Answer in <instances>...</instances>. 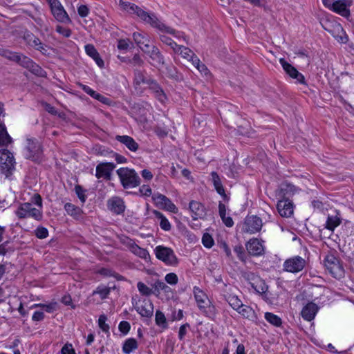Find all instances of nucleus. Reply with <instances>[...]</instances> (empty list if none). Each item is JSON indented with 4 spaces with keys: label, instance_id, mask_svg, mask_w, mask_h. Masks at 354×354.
I'll use <instances>...</instances> for the list:
<instances>
[{
    "label": "nucleus",
    "instance_id": "f257e3e1",
    "mask_svg": "<svg viewBox=\"0 0 354 354\" xmlns=\"http://www.w3.org/2000/svg\"><path fill=\"white\" fill-rule=\"evenodd\" d=\"M194 295L198 308L205 316L213 319L216 315V308L207 295L196 286L194 288Z\"/></svg>",
    "mask_w": 354,
    "mask_h": 354
},
{
    "label": "nucleus",
    "instance_id": "f03ea898",
    "mask_svg": "<svg viewBox=\"0 0 354 354\" xmlns=\"http://www.w3.org/2000/svg\"><path fill=\"white\" fill-rule=\"evenodd\" d=\"M121 185L124 189H131L140 185V178L136 171L128 167H121L116 171Z\"/></svg>",
    "mask_w": 354,
    "mask_h": 354
},
{
    "label": "nucleus",
    "instance_id": "7ed1b4c3",
    "mask_svg": "<svg viewBox=\"0 0 354 354\" xmlns=\"http://www.w3.org/2000/svg\"><path fill=\"white\" fill-rule=\"evenodd\" d=\"M324 265L328 272L335 279H342L344 276V269L341 260L333 253L326 254Z\"/></svg>",
    "mask_w": 354,
    "mask_h": 354
},
{
    "label": "nucleus",
    "instance_id": "20e7f679",
    "mask_svg": "<svg viewBox=\"0 0 354 354\" xmlns=\"http://www.w3.org/2000/svg\"><path fill=\"white\" fill-rule=\"evenodd\" d=\"M154 252L156 258L167 266H176L178 264V259L174 250L170 248L158 245L155 248Z\"/></svg>",
    "mask_w": 354,
    "mask_h": 354
},
{
    "label": "nucleus",
    "instance_id": "39448f33",
    "mask_svg": "<svg viewBox=\"0 0 354 354\" xmlns=\"http://www.w3.org/2000/svg\"><path fill=\"white\" fill-rule=\"evenodd\" d=\"M15 160L11 152L7 149L0 150V172L9 177L15 170Z\"/></svg>",
    "mask_w": 354,
    "mask_h": 354
},
{
    "label": "nucleus",
    "instance_id": "423d86ee",
    "mask_svg": "<svg viewBox=\"0 0 354 354\" xmlns=\"http://www.w3.org/2000/svg\"><path fill=\"white\" fill-rule=\"evenodd\" d=\"M48 3L49 4L51 14L57 21L64 24L72 23L69 15L59 0H50Z\"/></svg>",
    "mask_w": 354,
    "mask_h": 354
},
{
    "label": "nucleus",
    "instance_id": "0eeeda50",
    "mask_svg": "<svg viewBox=\"0 0 354 354\" xmlns=\"http://www.w3.org/2000/svg\"><path fill=\"white\" fill-rule=\"evenodd\" d=\"M19 218H32L36 221H41L43 218L41 209L33 207L30 203L21 204L15 212Z\"/></svg>",
    "mask_w": 354,
    "mask_h": 354
},
{
    "label": "nucleus",
    "instance_id": "6e6552de",
    "mask_svg": "<svg viewBox=\"0 0 354 354\" xmlns=\"http://www.w3.org/2000/svg\"><path fill=\"white\" fill-rule=\"evenodd\" d=\"M121 5L124 10L135 13L141 20L150 25L152 20H155L154 13H148L134 3L129 2H122Z\"/></svg>",
    "mask_w": 354,
    "mask_h": 354
},
{
    "label": "nucleus",
    "instance_id": "1a4fd4ad",
    "mask_svg": "<svg viewBox=\"0 0 354 354\" xmlns=\"http://www.w3.org/2000/svg\"><path fill=\"white\" fill-rule=\"evenodd\" d=\"M306 266V261L299 256H295L286 259L283 265V270L291 272L297 273L301 271Z\"/></svg>",
    "mask_w": 354,
    "mask_h": 354
},
{
    "label": "nucleus",
    "instance_id": "9d476101",
    "mask_svg": "<svg viewBox=\"0 0 354 354\" xmlns=\"http://www.w3.org/2000/svg\"><path fill=\"white\" fill-rule=\"evenodd\" d=\"M263 226L262 220L260 217L254 215L248 216L245 218L243 232L248 234L259 232Z\"/></svg>",
    "mask_w": 354,
    "mask_h": 354
},
{
    "label": "nucleus",
    "instance_id": "9b49d317",
    "mask_svg": "<svg viewBox=\"0 0 354 354\" xmlns=\"http://www.w3.org/2000/svg\"><path fill=\"white\" fill-rule=\"evenodd\" d=\"M141 50L147 53L153 61L152 65L158 66L164 65V56L160 50L154 45L146 44L144 47H141Z\"/></svg>",
    "mask_w": 354,
    "mask_h": 354
},
{
    "label": "nucleus",
    "instance_id": "f8f14e48",
    "mask_svg": "<svg viewBox=\"0 0 354 354\" xmlns=\"http://www.w3.org/2000/svg\"><path fill=\"white\" fill-rule=\"evenodd\" d=\"M152 199L156 206L160 209H166L173 213L176 212L177 207L166 196L160 193H156L153 195Z\"/></svg>",
    "mask_w": 354,
    "mask_h": 354
},
{
    "label": "nucleus",
    "instance_id": "ddd939ff",
    "mask_svg": "<svg viewBox=\"0 0 354 354\" xmlns=\"http://www.w3.org/2000/svg\"><path fill=\"white\" fill-rule=\"evenodd\" d=\"M26 150L28 158L37 161L41 154V148L39 142L35 139H27Z\"/></svg>",
    "mask_w": 354,
    "mask_h": 354
},
{
    "label": "nucleus",
    "instance_id": "4468645a",
    "mask_svg": "<svg viewBox=\"0 0 354 354\" xmlns=\"http://www.w3.org/2000/svg\"><path fill=\"white\" fill-rule=\"evenodd\" d=\"M283 69L292 78L295 79L299 84H306L304 76L295 67L287 62L283 58L279 59Z\"/></svg>",
    "mask_w": 354,
    "mask_h": 354
},
{
    "label": "nucleus",
    "instance_id": "2eb2a0df",
    "mask_svg": "<svg viewBox=\"0 0 354 354\" xmlns=\"http://www.w3.org/2000/svg\"><path fill=\"white\" fill-rule=\"evenodd\" d=\"M152 21H153V22H151L150 24L151 26L157 28L158 30H159L160 31H161L162 32H166V33L173 35L178 39H183L185 41L186 40V37L183 32L176 31V30H174L169 26H167L165 24H163L162 21H160L158 19L156 15H155V20H152Z\"/></svg>",
    "mask_w": 354,
    "mask_h": 354
},
{
    "label": "nucleus",
    "instance_id": "dca6fc26",
    "mask_svg": "<svg viewBox=\"0 0 354 354\" xmlns=\"http://www.w3.org/2000/svg\"><path fill=\"white\" fill-rule=\"evenodd\" d=\"M331 27H324V29L330 33L337 41L341 44H346L348 38L342 26L339 23H335L330 25Z\"/></svg>",
    "mask_w": 354,
    "mask_h": 354
},
{
    "label": "nucleus",
    "instance_id": "f3484780",
    "mask_svg": "<svg viewBox=\"0 0 354 354\" xmlns=\"http://www.w3.org/2000/svg\"><path fill=\"white\" fill-rule=\"evenodd\" d=\"M263 242L257 238L250 239L245 245L248 253L252 256L263 255L265 250Z\"/></svg>",
    "mask_w": 354,
    "mask_h": 354
},
{
    "label": "nucleus",
    "instance_id": "a211bd4d",
    "mask_svg": "<svg viewBox=\"0 0 354 354\" xmlns=\"http://www.w3.org/2000/svg\"><path fill=\"white\" fill-rule=\"evenodd\" d=\"M115 168L113 162H102L97 165L95 169V177L100 178L104 177L107 180L111 179L112 171Z\"/></svg>",
    "mask_w": 354,
    "mask_h": 354
},
{
    "label": "nucleus",
    "instance_id": "6ab92c4d",
    "mask_svg": "<svg viewBox=\"0 0 354 354\" xmlns=\"http://www.w3.org/2000/svg\"><path fill=\"white\" fill-rule=\"evenodd\" d=\"M148 88L151 91L154 97L160 103L163 104L167 101L168 98L166 93L156 80L152 79V80L149 82Z\"/></svg>",
    "mask_w": 354,
    "mask_h": 354
},
{
    "label": "nucleus",
    "instance_id": "aec40b11",
    "mask_svg": "<svg viewBox=\"0 0 354 354\" xmlns=\"http://www.w3.org/2000/svg\"><path fill=\"white\" fill-rule=\"evenodd\" d=\"M106 205L108 209L115 214H122L126 208L123 199L119 196L110 198L107 201Z\"/></svg>",
    "mask_w": 354,
    "mask_h": 354
},
{
    "label": "nucleus",
    "instance_id": "412c9836",
    "mask_svg": "<svg viewBox=\"0 0 354 354\" xmlns=\"http://www.w3.org/2000/svg\"><path fill=\"white\" fill-rule=\"evenodd\" d=\"M135 309L142 317H151L153 315V306L150 300L139 301L135 306Z\"/></svg>",
    "mask_w": 354,
    "mask_h": 354
},
{
    "label": "nucleus",
    "instance_id": "4be33fe9",
    "mask_svg": "<svg viewBox=\"0 0 354 354\" xmlns=\"http://www.w3.org/2000/svg\"><path fill=\"white\" fill-rule=\"evenodd\" d=\"M296 192V187L294 185L288 183H282L277 192V196L279 199L290 200V197L293 196Z\"/></svg>",
    "mask_w": 354,
    "mask_h": 354
},
{
    "label": "nucleus",
    "instance_id": "5701e85b",
    "mask_svg": "<svg viewBox=\"0 0 354 354\" xmlns=\"http://www.w3.org/2000/svg\"><path fill=\"white\" fill-rule=\"evenodd\" d=\"M319 310V307L314 302L310 301L305 305L301 312L302 318L308 322L313 321Z\"/></svg>",
    "mask_w": 354,
    "mask_h": 354
},
{
    "label": "nucleus",
    "instance_id": "b1692460",
    "mask_svg": "<svg viewBox=\"0 0 354 354\" xmlns=\"http://www.w3.org/2000/svg\"><path fill=\"white\" fill-rule=\"evenodd\" d=\"M189 209L192 212L194 220L203 219L205 216V207L200 202L191 201L189 203Z\"/></svg>",
    "mask_w": 354,
    "mask_h": 354
},
{
    "label": "nucleus",
    "instance_id": "393cba45",
    "mask_svg": "<svg viewBox=\"0 0 354 354\" xmlns=\"http://www.w3.org/2000/svg\"><path fill=\"white\" fill-rule=\"evenodd\" d=\"M277 210L282 217H290L293 214V204L290 200L279 199L277 203Z\"/></svg>",
    "mask_w": 354,
    "mask_h": 354
},
{
    "label": "nucleus",
    "instance_id": "a878e982",
    "mask_svg": "<svg viewBox=\"0 0 354 354\" xmlns=\"http://www.w3.org/2000/svg\"><path fill=\"white\" fill-rule=\"evenodd\" d=\"M128 248L130 251L137 257L148 261L150 259V254L149 252L138 245H137L133 240L130 239L127 243Z\"/></svg>",
    "mask_w": 354,
    "mask_h": 354
},
{
    "label": "nucleus",
    "instance_id": "bb28decb",
    "mask_svg": "<svg viewBox=\"0 0 354 354\" xmlns=\"http://www.w3.org/2000/svg\"><path fill=\"white\" fill-rule=\"evenodd\" d=\"M210 175L212 176V181L216 191L223 198V201L227 202L230 200V197L227 196L225 192V189L219 176L216 171L211 172Z\"/></svg>",
    "mask_w": 354,
    "mask_h": 354
},
{
    "label": "nucleus",
    "instance_id": "cd10ccee",
    "mask_svg": "<svg viewBox=\"0 0 354 354\" xmlns=\"http://www.w3.org/2000/svg\"><path fill=\"white\" fill-rule=\"evenodd\" d=\"M115 140L121 144L124 145L129 150L132 152H136L139 148V145L131 136L127 135H117L115 136Z\"/></svg>",
    "mask_w": 354,
    "mask_h": 354
},
{
    "label": "nucleus",
    "instance_id": "c85d7f7f",
    "mask_svg": "<svg viewBox=\"0 0 354 354\" xmlns=\"http://www.w3.org/2000/svg\"><path fill=\"white\" fill-rule=\"evenodd\" d=\"M330 10L347 19L351 15L350 10L346 8L345 0H337L333 2Z\"/></svg>",
    "mask_w": 354,
    "mask_h": 354
},
{
    "label": "nucleus",
    "instance_id": "c756f323",
    "mask_svg": "<svg viewBox=\"0 0 354 354\" xmlns=\"http://www.w3.org/2000/svg\"><path fill=\"white\" fill-rule=\"evenodd\" d=\"M153 214L155 216L156 218L160 221V227L164 231H170L171 229V225L168 219L163 215L162 213L158 210H153Z\"/></svg>",
    "mask_w": 354,
    "mask_h": 354
},
{
    "label": "nucleus",
    "instance_id": "7c9ffc66",
    "mask_svg": "<svg viewBox=\"0 0 354 354\" xmlns=\"http://www.w3.org/2000/svg\"><path fill=\"white\" fill-rule=\"evenodd\" d=\"M236 311L243 317L250 320L254 321L257 319L254 310L249 306L242 304L241 308H239Z\"/></svg>",
    "mask_w": 354,
    "mask_h": 354
},
{
    "label": "nucleus",
    "instance_id": "2f4dec72",
    "mask_svg": "<svg viewBox=\"0 0 354 354\" xmlns=\"http://www.w3.org/2000/svg\"><path fill=\"white\" fill-rule=\"evenodd\" d=\"M64 207L66 213L75 218H78L80 217L82 213V210L80 207L71 203H66Z\"/></svg>",
    "mask_w": 354,
    "mask_h": 354
},
{
    "label": "nucleus",
    "instance_id": "473e14b6",
    "mask_svg": "<svg viewBox=\"0 0 354 354\" xmlns=\"http://www.w3.org/2000/svg\"><path fill=\"white\" fill-rule=\"evenodd\" d=\"M152 78L145 77L144 73L140 70L134 71V84L140 86L142 84H149Z\"/></svg>",
    "mask_w": 354,
    "mask_h": 354
},
{
    "label": "nucleus",
    "instance_id": "72a5a7b5",
    "mask_svg": "<svg viewBox=\"0 0 354 354\" xmlns=\"http://www.w3.org/2000/svg\"><path fill=\"white\" fill-rule=\"evenodd\" d=\"M226 301L235 310L241 308L243 304L241 300L235 295L229 294L225 296Z\"/></svg>",
    "mask_w": 354,
    "mask_h": 354
},
{
    "label": "nucleus",
    "instance_id": "f704fd0d",
    "mask_svg": "<svg viewBox=\"0 0 354 354\" xmlns=\"http://www.w3.org/2000/svg\"><path fill=\"white\" fill-rule=\"evenodd\" d=\"M166 75L169 78L174 80L177 82H180L181 80H183L182 74L180 73L178 71L177 68L173 65H169L167 66Z\"/></svg>",
    "mask_w": 354,
    "mask_h": 354
},
{
    "label": "nucleus",
    "instance_id": "c9c22d12",
    "mask_svg": "<svg viewBox=\"0 0 354 354\" xmlns=\"http://www.w3.org/2000/svg\"><path fill=\"white\" fill-rule=\"evenodd\" d=\"M341 219L337 215H328L326 222V228L333 231L336 227L341 224Z\"/></svg>",
    "mask_w": 354,
    "mask_h": 354
},
{
    "label": "nucleus",
    "instance_id": "e433bc0d",
    "mask_svg": "<svg viewBox=\"0 0 354 354\" xmlns=\"http://www.w3.org/2000/svg\"><path fill=\"white\" fill-rule=\"evenodd\" d=\"M138 348V343L136 339L129 338L127 339L122 346V351L125 354H130L133 350Z\"/></svg>",
    "mask_w": 354,
    "mask_h": 354
},
{
    "label": "nucleus",
    "instance_id": "4c0bfd02",
    "mask_svg": "<svg viewBox=\"0 0 354 354\" xmlns=\"http://www.w3.org/2000/svg\"><path fill=\"white\" fill-rule=\"evenodd\" d=\"M133 38L140 49L141 47H144L146 44H149V39L148 37L140 32H134L133 34Z\"/></svg>",
    "mask_w": 354,
    "mask_h": 354
},
{
    "label": "nucleus",
    "instance_id": "58836bf2",
    "mask_svg": "<svg viewBox=\"0 0 354 354\" xmlns=\"http://www.w3.org/2000/svg\"><path fill=\"white\" fill-rule=\"evenodd\" d=\"M98 273L104 277H112L118 281H122L124 279L123 276L109 268H102L98 270Z\"/></svg>",
    "mask_w": 354,
    "mask_h": 354
},
{
    "label": "nucleus",
    "instance_id": "ea45409f",
    "mask_svg": "<svg viewBox=\"0 0 354 354\" xmlns=\"http://www.w3.org/2000/svg\"><path fill=\"white\" fill-rule=\"evenodd\" d=\"M155 322L156 325L162 329H166L168 327L167 319L164 313L160 310H156L155 315Z\"/></svg>",
    "mask_w": 354,
    "mask_h": 354
},
{
    "label": "nucleus",
    "instance_id": "a19ab883",
    "mask_svg": "<svg viewBox=\"0 0 354 354\" xmlns=\"http://www.w3.org/2000/svg\"><path fill=\"white\" fill-rule=\"evenodd\" d=\"M265 319L270 324H271L272 325L277 326V327H279L282 324L281 319L279 316H277L272 313H269V312L266 313H265Z\"/></svg>",
    "mask_w": 354,
    "mask_h": 354
},
{
    "label": "nucleus",
    "instance_id": "79ce46f5",
    "mask_svg": "<svg viewBox=\"0 0 354 354\" xmlns=\"http://www.w3.org/2000/svg\"><path fill=\"white\" fill-rule=\"evenodd\" d=\"M111 290V288L101 285L97 286V288L93 292V295L97 294L100 296L102 299H104L109 295Z\"/></svg>",
    "mask_w": 354,
    "mask_h": 354
},
{
    "label": "nucleus",
    "instance_id": "37998d69",
    "mask_svg": "<svg viewBox=\"0 0 354 354\" xmlns=\"http://www.w3.org/2000/svg\"><path fill=\"white\" fill-rule=\"evenodd\" d=\"M24 39L26 44L32 48L36 47L35 44L40 41L37 36L30 32H27L24 34Z\"/></svg>",
    "mask_w": 354,
    "mask_h": 354
},
{
    "label": "nucleus",
    "instance_id": "c03bdc74",
    "mask_svg": "<svg viewBox=\"0 0 354 354\" xmlns=\"http://www.w3.org/2000/svg\"><path fill=\"white\" fill-rule=\"evenodd\" d=\"M175 53H179L183 58L187 60H189L194 55V52L191 49L183 45H180Z\"/></svg>",
    "mask_w": 354,
    "mask_h": 354
},
{
    "label": "nucleus",
    "instance_id": "a18cd8bd",
    "mask_svg": "<svg viewBox=\"0 0 354 354\" xmlns=\"http://www.w3.org/2000/svg\"><path fill=\"white\" fill-rule=\"evenodd\" d=\"M153 288L154 289L153 294L158 295L160 294V290H163L165 292H169L171 288L163 281L160 280H157L153 285Z\"/></svg>",
    "mask_w": 354,
    "mask_h": 354
},
{
    "label": "nucleus",
    "instance_id": "49530a36",
    "mask_svg": "<svg viewBox=\"0 0 354 354\" xmlns=\"http://www.w3.org/2000/svg\"><path fill=\"white\" fill-rule=\"evenodd\" d=\"M5 232V228L0 226V255H5L8 251V245L10 242L6 241L3 243V235Z\"/></svg>",
    "mask_w": 354,
    "mask_h": 354
},
{
    "label": "nucleus",
    "instance_id": "de8ad7c7",
    "mask_svg": "<svg viewBox=\"0 0 354 354\" xmlns=\"http://www.w3.org/2000/svg\"><path fill=\"white\" fill-rule=\"evenodd\" d=\"M0 55L13 62L19 61V59L17 53L12 52L9 50L0 48Z\"/></svg>",
    "mask_w": 354,
    "mask_h": 354
},
{
    "label": "nucleus",
    "instance_id": "09e8293b",
    "mask_svg": "<svg viewBox=\"0 0 354 354\" xmlns=\"http://www.w3.org/2000/svg\"><path fill=\"white\" fill-rule=\"evenodd\" d=\"M160 39L161 41L166 45L171 47V48L176 52L178 50V48L180 45H178L175 41H174L170 37H167L165 35H160Z\"/></svg>",
    "mask_w": 354,
    "mask_h": 354
},
{
    "label": "nucleus",
    "instance_id": "8fccbe9b",
    "mask_svg": "<svg viewBox=\"0 0 354 354\" xmlns=\"http://www.w3.org/2000/svg\"><path fill=\"white\" fill-rule=\"evenodd\" d=\"M75 194H77L78 198L80 199V201L82 203H84L86 202V198H87V196L86 194V193L87 192V190L84 189L82 187V186H81L80 185H76L75 186Z\"/></svg>",
    "mask_w": 354,
    "mask_h": 354
},
{
    "label": "nucleus",
    "instance_id": "3c124183",
    "mask_svg": "<svg viewBox=\"0 0 354 354\" xmlns=\"http://www.w3.org/2000/svg\"><path fill=\"white\" fill-rule=\"evenodd\" d=\"M19 58V61H15V62L19 64L25 68H29L33 65V62L29 57L18 53Z\"/></svg>",
    "mask_w": 354,
    "mask_h": 354
},
{
    "label": "nucleus",
    "instance_id": "603ef678",
    "mask_svg": "<svg viewBox=\"0 0 354 354\" xmlns=\"http://www.w3.org/2000/svg\"><path fill=\"white\" fill-rule=\"evenodd\" d=\"M106 320H107L106 316L104 314L101 315L98 319V325H99V327L101 328V330L103 332L108 333H109L110 328H109V324L106 323Z\"/></svg>",
    "mask_w": 354,
    "mask_h": 354
},
{
    "label": "nucleus",
    "instance_id": "864d4df0",
    "mask_svg": "<svg viewBox=\"0 0 354 354\" xmlns=\"http://www.w3.org/2000/svg\"><path fill=\"white\" fill-rule=\"evenodd\" d=\"M202 243L205 248H211L214 244V241L209 234L205 233L202 237Z\"/></svg>",
    "mask_w": 354,
    "mask_h": 354
},
{
    "label": "nucleus",
    "instance_id": "5fc2aeb1",
    "mask_svg": "<svg viewBox=\"0 0 354 354\" xmlns=\"http://www.w3.org/2000/svg\"><path fill=\"white\" fill-rule=\"evenodd\" d=\"M138 289L139 292L145 296H149L151 293H153L152 290L149 288L147 285H145L142 282H138L137 284Z\"/></svg>",
    "mask_w": 354,
    "mask_h": 354
},
{
    "label": "nucleus",
    "instance_id": "6e6d98bb",
    "mask_svg": "<svg viewBox=\"0 0 354 354\" xmlns=\"http://www.w3.org/2000/svg\"><path fill=\"white\" fill-rule=\"evenodd\" d=\"M252 288L258 293H265L268 290V286L263 282L260 281V284H255L254 283H250Z\"/></svg>",
    "mask_w": 354,
    "mask_h": 354
},
{
    "label": "nucleus",
    "instance_id": "4d7b16f0",
    "mask_svg": "<svg viewBox=\"0 0 354 354\" xmlns=\"http://www.w3.org/2000/svg\"><path fill=\"white\" fill-rule=\"evenodd\" d=\"M35 236L40 239H45L48 236V231L44 227H38L35 230Z\"/></svg>",
    "mask_w": 354,
    "mask_h": 354
},
{
    "label": "nucleus",
    "instance_id": "13d9d810",
    "mask_svg": "<svg viewBox=\"0 0 354 354\" xmlns=\"http://www.w3.org/2000/svg\"><path fill=\"white\" fill-rule=\"evenodd\" d=\"M165 279L166 282L170 285H176L178 281V276L174 272L167 274L165 277Z\"/></svg>",
    "mask_w": 354,
    "mask_h": 354
},
{
    "label": "nucleus",
    "instance_id": "bf43d9fd",
    "mask_svg": "<svg viewBox=\"0 0 354 354\" xmlns=\"http://www.w3.org/2000/svg\"><path fill=\"white\" fill-rule=\"evenodd\" d=\"M129 64L133 66H142L144 64V61L139 55L136 54L132 59H129Z\"/></svg>",
    "mask_w": 354,
    "mask_h": 354
},
{
    "label": "nucleus",
    "instance_id": "052dcab7",
    "mask_svg": "<svg viewBox=\"0 0 354 354\" xmlns=\"http://www.w3.org/2000/svg\"><path fill=\"white\" fill-rule=\"evenodd\" d=\"M84 48L86 54L92 58H94L99 54L93 44H86Z\"/></svg>",
    "mask_w": 354,
    "mask_h": 354
},
{
    "label": "nucleus",
    "instance_id": "680f3d73",
    "mask_svg": "<svg viewBox=\"0 0 354 354\" xmlns=\"http://www.w3.org/2000/svg\"><path fill=\"white\" fill-rule=\"evenodd\" d=\"M119 330L124 335H127L131 328L130 324L127 321H122L118 326Z\"/></svg>",
    "mask_w": 354,
    "mask_h": 354
},
{
    "label": "nucleus",
    "instance_id": "e2e57ef3",
    "mask_svg": "<svg viewBox=\"0 0 354 354\" xmlns=\"http://www.w3.org/2000/svg\"><path fill=\"white\" fill-rule=\"evenodd\" d=\"M56 31L64 37H69L71 35V30L69 28H64L60 25L56 26Z\"/></svg>",
    "mask_w": 354,
    "mask_h": 354
},
{
    "label": "nucleus",
    "instance_id": "0e129e2a",
    "mask_svg": "<svg viewBox=\"0 0 354 354\" xmlns=\"http://www.w3.org/2000/svg\"><path fill=\"white\" fill-rule=\"evenodd\" d=\"M234 251L240 260L243 261H245V250L241 245H236L234 248Z\"/></svg>",
    "mask_w": 354,
    "mask_h": 354
},
{
    "label": "nucleus",
    "instance_id": "69168bd1",
    "mask_svg": "<svg viewBox=\"0 0 354 354\" xmlns=\"http://www.w3.org/2000/svg\"><path fill=\"white\" fill-rule=\"evenodd\" d=\"M35 45L36 47H34V49L41 52L43 55H46L48 54V50L49 49V47L44 43H42L41 40Z\"/></svg>",
    "mask_w": 354,
    "mask_h": 354
},
{
    "label": "nucleus",
    "instance_id": "338daca9",
    "mask_svg": "<svg viewBox=\"0 0 354 354\" xmlns=\"http://www.w3.org/2000/svg\"><path fill=\"white\" fill-rule=\"evenodd\" d=\"M77 12H78V15L81 17H87L88 15V14L90 12V10L88 8L87 6H86V5H80L77 8Z\"/></svg>",
    "mask_w": 354,
    "mask_h": 354
},
{
    "label": "nucleus",
    "instance_id": "774afa93",
    "mask_svg": "<svg viewBox=\"0 0 354 354\" xmlns=\"http://www.w3.org/2000/svg\"><path fill=\"white\" fill-rule=\"evenodd\" d=\"M61 354H76L71 344H66L61 350Z\"/></svg>",
    "mask_w": 354,
    "mask_h": 354
}]
</instances>
